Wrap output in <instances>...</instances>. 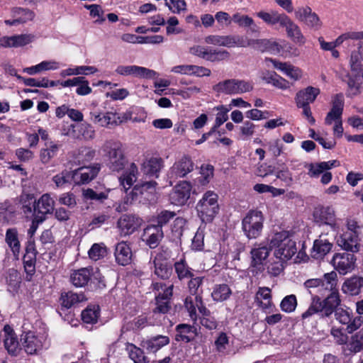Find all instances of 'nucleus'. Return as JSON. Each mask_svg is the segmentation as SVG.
I'll return each mask as SVG.
<instances>
[{"instance_id": "e2e57ef3", "label": "nucleus", "mask_w": 363, "mask_h": 363, "mask_svg": "<svg viewBox=\"0 0 363 363\" xmlns=\"http://www.w3.org/2000/svg\"><path fill=\"white\" fill-rule=\"evenodd\" d=\"M276 177L277 179L284 182L287 186H290L293 182L292 174L284 164H282L280 167H277Z\"/></svg>"}, {"instance_id": "4d7b16f0", "label": "nucleus", "mask_w": 363, "mask_h": 363, "mask_svg": "<svg viewBox=\"0 0 363 363\" xmlns=\"http://www.w3.org/2000/svg\"><path fill=\"white\" fill-rule=\"evenodd\" d=\"M72 180H73L72 172L67 170L62 171L52 177V181L58 188L64 187L66 184H70Z\"/></svg>"}, {"instance_id": "ddd939ff", "label": "nucleus", "mask_w": 363, "mask_h": 363, "mask_svg": "<svg viewBox=\"0 0 363 363\" xmlns=\"http://www.w3.org/2000/svg\"><path fill=\"white\" fill-rule=\"evenodd\" d=\"M194 169V163L188 156H183L177 160L168 172V177L171 180L184 177Z\"/></svg>"}, {"instance_id": "6e6d98bb", "label": "nucleus", "mask_w": 363, "mask_h": 363, "mask_svg": "<svg viewBox=\"0 0 363 363\" xmlns=\"http://www.w3.org/2000/svg\"><path fill=\"white\" fill-rule=\"evenodd\" d=\"M297 306L296 296L294 294L285 296L280 303L281 310L285 313L294 312Z\"/></svg>"}, {"instance_id": "dca6fc26", "label": "nucleus", "mask_w": 363, "mask_h": 363, "mask_svg": "<svg viewBox=\"0 0 363 363\" xmlns=\"http://www.w3.org/2000/svg\"><path fill=\"white\" fill-rule=\"evenodd\" d=\"M294 14L296 19L314 30H319L322 26V22L318 16L308 6L298 8Z\"/></svg>"}, {"instance_id": "5fc2aeb1", "label": "nucleus", "mask_w": 363, "mask_h": 363, "mask_svg": "<svg viewBox=\"0 0 363 363\" xmlns=\"http://www.w3.org/2000/svg\"><path fill=\"white\" fill-rule=\"evenodd\" d=\"M286 262L284 260H281L280 259H275L274 257H272L268 262L267 269L269 274L272 276L277 277L279 275L284 268V264Z\"/></svg>"}, {"instance_id": "c9c22d12", "label": "nucleus", "mask_w": 363, "mask_h": 363, "mask_svg": "<svg viewBox=\"0 0 363 363\" xmlns=\"http://www.w3.org/2000/svg\"><path fill=\"white\" fill-rule=\"evenodd\" d=\"M177 334L176 339L178 341L189 342L196 336V329L187 324H180L177 326Z\"/></svg>"}, {"instance_id": "864d4df0", "label": "nucleus", "mask_w": 363, "mask_h": 363, "mask_svg": "<svg viewBox=\"0 0 363 363\" xmlns=\"http://www.w3.org/2000/svg\"><path fill=\"white\" fill-rule=\"evenodd\" d=\"M11 16L16 20H21V23H25L34 18V13L33 11L22 8H13L11 9Z\"/></svg>"}, {"instance_id": "5701e85b", "label": "nucleus", "mask_w": 363, "mask_h": 363, "mask_svg": "<svg viewBox=\"0 0 363 363\" xmlns=\"http://www.w3.org/2000/svg\"><path fill=\"white\" fill-rule=\"evenodd\" d=\"M99 169V165L80 167L72 172L73 181L76 184L88 183L97 175Z\"/></svg>"}, {"instance_id": "2eb2a0df", "label": "nucleus", "mask_w": 363, "mask_h": 363, "mask_svg": "<svg viewBox=\"0 0 363 363\" xmlns=\"http://www.w3.org/2000/svg\"><path fill=\"white\" fill-rule=\"evenodd\" d=\"M356 258L347 252L336 253L333 255L331 264L340 274H345L354 268Z\"/></svg>"}, {"instance_id": "9b49d317", "label": "nucleus", "mask_w": 363, "mask_h": 363, "mask_svg": "<svg viewBox=\"0 0 363 363\" xmlns=\"http://www.w3.org/2000/svg\"><path fill=\"white\" fill-rule=\"evenodd\" d=\"M314 221L319 225H325L332 230L337 228L336 217L334 209L330 206H317L313 213Z\"/></svg>"}, {"instance_id": "7c9ffc66", "label": "nucleus", "mask_w": 363, "mask_h": 363, "mask_svg": "<svg viewBox=\"0 0 363 363\" xmlns=\"http://www.w3.org/2000/svg\"><path fill=\"white\" fill-rule=\"evenodd\" d=\"M163 167V160L160 157H152L145 160L142 164V171L145 174L158 177V173Z\"/></svg>"}, {"instance_id": "6ab92c4d", "label": "nucleus", "mask_w": 363, "mask_h": 363, "mask_svg": "<svg viewBox=\"0 0 363 363\" xmlns=\"http://www.w3.org/2000/svg\"><path fill=\"white\" fill-rule=\"evenodd\" d=\"M141 222L142 220L134 215H123L117 223L121 235L133 234L140 226Z\"/></svg>"}, {"instance_id": "a211bd4d", "label": "nucleus", "mask_w": 363, "mask_h": 363, "mask_svg": "<svg viewBox=\"0 0 363 363\" xmlns=\"http://www.w3.org/2000/svg\"><path fill=\"white\" fill-rule=\"evenodd\" d=\"M21 342L25 352L29 354H37L43 348V337L33 331H28L21 335Z\"/></svg>"}, {"instance_id": "39448f33", "label": "nucleus", "mask_w": 363, "mask_h": 363, "mask_svg": "<svg viewBox=\"0 0 363 363\" xmlns=\"http://www.w3.org/2000/svg\"><path fill=\"white\" fill-rule=\"evenodd\" d=\"M264 218L262 213L257 210L250 211L242 218V230L248 239L259 238L264 228Z\"/></svg>"}, {"instance_id": "aec40b11", "label": "nucleus", "mask_w": 363, "mask_h": 363, "mask_svg": "<svg viewBox=\"0 0 363 363\" xmlns=\"http://www.w3.org/2000/svg\"><path fill=\"white\" fill-rule=\"evenodd\" d=\"M35 38L33 34L21 33L11 36H4L0 39V43L4 48H19L31 43Z\"/></svg>"}, {"instance_id": "13d9d810", "label": "nucleus", "mask_w": 363, "mask_h": 363, "mask_svg": "<svg viewBox=\"0 0 363 363\" xmlns=\"http://www.w3.org/2000/svg\"><path fill=\"white\" fill-rule=\"evenodd\" d=\"M213 111H217L216 114L215 123H216V126H220L225 122H226L228 119V112L230 111V107L228 106L219 105L215 106L213 108Z\"/></svg>"}, {"instance_id": "2f4dec72", "label": "nucleus", "mask_w": 363, "mask_h": 363, "mask_svg": "<svg viewBox=\"0 0 363 363\" xmlns=\"http://www.w3.org/2000/svg\"><path fill=\"white\" fill-rule=\"evenodd\" d=\"M332 248V243L320 235L319 239L314 241L311 255L315 259L323 258Z\"/></svg>"}, {"instance_id": "f03ea898", "label": "nucleus", "mask_w": 363, "mask_h": 363, "mask_svg": "<svg viewBox=\"0 0 363 363\" xmlns=\"http://www.w3.org/2000/svg\"><path fill=\"white\" fill-rule=\"evenodd\" d=\"M271 250H274L275 259L289 261L297 252L296 242L287 231H281L272 235L268 239Z\"/></svg>"}, {"instance_id": "4468645a", "label": "nucleus", "mask_w": 363, "mask_h": 363, "mask_svg": "<svg viewBox=\"0 0 363 363\" xmlns=\"http://www.w3.org/2000/svg\"><path fill=\"white\" fill-rule=\"evenodd\" d=\"M116 72L122 76L145 79H152L157 76V72L154 70L137 65H119L116 67Z\"/></svg>"}, {"instance_id": "0eeeda50", "label": "nucleus", "mask_w": 363, "mask_h": 363, "mask_svg": "<svg viewBox=\"0 0 363 363\" xmlns=\"http://www.w3.org/2000/svg\"><path fill=\"white\" fill-rule=\"evenodd\" d=\"M332 104V108L327 114L325 122L327 125H330L333 122H335V125L333 127L334 135L337 138H341L343 133V127L341 118L344 106L342 94H337L333 98Z\"/></svg>"}, {"instance_id": "680f3d73", "label": "nucleus", "mask_w": 363, "mask_h": 363, "mask_svg": "<svg viewBox=\"0 0 363 363\" xmlns=\"http://www.w3.org/2000/svg\"><path fill=\"white\" fill-rule=\"evenodd\" d=\"M203 312L201 313L203 317L200 319L201 325L208 330H215L218 327V323L214 317L211 316L210 311L206 308H203Z\"/></svg>"}, {"instance_id": "cd10ccee", "label": "nucleus", "mask_w": 363, "mask_h": 363, "mask_svg": "<svg viewBox=\"0 0 363 363\" xmlns=\"http://www.w3.org/2000/svg\"><path fill=\"white\" fill-rule=\"evenodd\" d=\"M340 298L338 291H333L330 294L322 301L323 306V317H329L337 309V306L340 304Z\"/></svg>"}, {"instance_id": "3c124183", "label": "nucleus", "mask_w": 363, "mask_h": 363, "mask_svg": "<svg viewBox=\"0 0 363 363\" xmlns=\"http://www.w3.org/2000/svg\"><path fill=\"white\" fill-rule=\"evenodd\" d=\"M321 291L323 289L333 292V291H338L336 288L337 279V274L335 272L325 274L323 279H321Z\"/></svg>"}, {"instance_id": "a18cd8bd", "label": "nucleus", "mask_w": 363, "mask_h": 363, "mask_svg": "<svg viewBox=\"0 0 363 363\" xmlns=\"http://www.w3.org/2000/svg\"><path fill=\"white\" fill-rule=\"evenodd\" d=\"M6 242L11 248L15 257L20 252L21 245L18 239L17 231L15 229H9L6 233Z\"/></svg>"}, {"instance_id": "c85d7f7f", "label": "nucleus", "mask_w": 363, "mask_h": 363, "mask_svg": "<svg viewBox=\"0 0 363 363\" xmlns=\"http://www.w3.org/2000/svg\"><path fill=\"white\" fill-rule=\"evenodd\" d=\"M93 270L91 267H84L74 271L70 275L71 282L77 287L86 286L94 275Z\"/></svg>"}, {"instance_id": "4be33fe9", "label": "nucleus", "mask_w": 363, "mask_h": 363, "mask_svg": "<svg viewBox=\"0 0 363 363\" xmlns=\"http://www.w3.org/2000/svg\"><path fill=\"white\" fill-rule=\"evenodd\" d=\"M191 186L189 182H184L175 186L170 194L171 202L177 206L186 203L190 197Z\"/></svg>"}, {"instance_id": "423d86ee", "label": "nucleus", "mask_w": 363, "mask_h": 363, "mask_svg": "<svg viewBox=\"0 0 363 363\" xmlns=\"http://www.w3.org/2000/svg\"><path fill=\"white\" fill-rule=\"evenodd\" d=\"M253 87V84L251 82L229 79L214 85L213 90L218 94L235 95L250 92Z\"/></svg>"}, {"instance_id": "f704fd0d", "label": "nucleus", "mask_w": 363, "mask_h": 363, "mask_svg": "<svg viewBox=\"0 0 363 363\" xmlns=\"http://www.w3.org/2000/svg\"><path fill=\"white\" fill-rule=\"evenodd\" d=\"M109 190L104 186H96L83 190V196L87 200L103 201L108 198Z\"/></svg>"}, {"instance_id": "052dcab7", "label": "nucleus", "mask_w": 363, "mask_h": 363, "mask_svg": "<svg viewBox=\"0 0 363 363\" xmlns=\"http://www.w3.org/2000/svg\"><path fill=\"white\" fill-rule=\"evenodd\" d=\"M330 335L333 337L334 342L337 345H345L348 341V336L342 328L333 326L330 329Z\"/></svg>"}, {"instance_id": "de8ad7c7", "label": "nucleus", "mask_w": 363, "mask_h": 363, "mask_svg": "<svg viewBox=\"0 0 363 363\" xmlns=\"http://www.w3.org/2000/svg\"><path fill=\"white\" fill-rule=\"evenodd\" d=\"M169 342V337L164 335H158L146 341V349L151 352H155L163 346L167 345Z\"/></svg>"}, {"instance_id": "20e7f679", "label": "nucleus", "mask_w": 363, "mask_h": 363, "mask_svg": "<svg viewBox=\"0 0 363 363\" xmlns=\"http://www.w3.org/2000/svg\"><path fill=\"white\" fill-rule=\"evenodd\" d=\"M102 150L111 171L120 172L124 169L127 160L121 143L116 140L106 141L102 147Z\"/></svg>"}, {"instance_id": "58836bf2", "label": "nucleus", "mask_w": 363, "mask_h": 363, "mask_svg": "<svg viewBox=\"0 0 363 363\" xmlns=\"http://www.w3.org/2000/svg\"><path fill=\"white\" fill-rule=\"evenodd\" d=\"M86 300L83 294H77L72 291L63 292L60 296L61 305L67 308H69L76 303Z\"/></svg>"}, {"instance_id": "774afa93", "label": "nucleus", "mask_w": 363, "mask_h": 363, "mask_svg": "<svg viewBox=\"0 0 363 363\" xmlns=\"http://www.w3.org/2000/svg\"><path fill=\"white\" fill-rule=\"evenodd\" d=\"M169 9L174 13H179L186 10V4L184 0H169L166 2Z\"/></svg>"}, {"instance_id": "0e129e2a", "label": "nucleus", "mask_w": 363, "mask_h": 363, "mask_svg": "<svg viewBox=\"0 0 363 363\" xmlns=\"http://www.w3.org/2000/svg\"><path fill=\"white\" fill-rule=\"evenodd\" d=\"M106 255V247L104 243H95L89 250V256L91 259L98 260Z\"/></svg>"}, {"instance_id": "c03bdc74", "label": "nucleus", "mask_w": 363, "mask_h": 363, "mask_svg": "<svg viewBox=\"0 0 363 363\" xmlns=\"http://www.w3.org/2000/svg\"><path fill=\"white\" fill-rule=\"evenodd\" d=\"M98 69L94 66H77L74 68L63 69L60 72L62 77L71 75L94 74Z\"/></svg>"}, {"instance_id": "b1692460", "label": "nucleus", "mask_w": 363, "mask_h": 363, "mask_svg": "<svg viewBox=\"0 0 363 363\" xmlns=\"http://www.w3.org/2000/svg\"><path fill=\"white\" fill-rule=\"evenodd\" d=\"M257 304L267 313L273 312L275 306L272 301L271 289L268 287H259L255 296Z\"/></svg>"}, {"instance_id": "ea45409f", "label": "nucleus", "mask_w": 363, "mask_h": 363, "mask_svg": "<svg viewBox=\"0 0 363 363\" xmlns=\"http://www.w3.org/2000/svg\"><path fill=\"white\" fill-rule=\"evenodd\" d=\"M138 172V169L136 164L131 163L127 172L119 178L121 185L125 190L130 189L136 181Z\"/></svg>"}, {"instance_id": "6e6552de", "label": "nucleus", "mask_w": 363, "mask_h": 363, "mask_svg": "<svg viewBox=\"0 0 363 363\" xmlns=\"http://www.w3.org/2000/svg\"><path fill=\"white\" fill-rule=\"evenodd\" d=\"M152 289L157 294L155 296L156 307L153 310L154 313H167L170 309V298L172 296L173 285L166 286L160 282L152 284Z\"/></svg>"}, {"instance_id": "9d476101", "label": "nucleus", "mask_w": 363, "mask_h": 363, "mask_svg": "<svg viewBox=\"0 0 363 363\" xmlns=\"http://www.w3.org/2000/svg\"><path fill=\"white\" fill-rule=\"evenodd\" d=\"M55 200L49 194H44L33 202L34 216L40 221H44L48 214H52L55 209Z\"/></svg>"}, {"instance_id": "f257e3e1", "label": "nucleus", "mask_w": 363, "mask_h": 363, "mask_svg": "<svg viewBox=\"0 0 363 363\" xmlns=\"http://www.w3.org/2000/svg\"><path fill=\"white\" fill-rule=\"evenodd\" d=\"M256 16L267 26L278 25L281 28H284L287 36L296 44L300 46L306 44V38L302 33L300 27L284 13L274 9L262 10L257 12Z\"/></svg>"}, {"instance_id": "a878e982", "label": "nucleus", "mask_w": 363, "mask_h": 363, "mask_svg": "<svg viewBox=\"0 0 363 363\" xmlns=\"http://www.w3.org/2000/svg\"><path fill=\"white\" fill-rule=\"evenodd\" d=\"M319 94L320 89L313 86H308L304 89L300 90L296 93L295 97L296 106L309 105L315 100Z\"/></svg>"}, {"instance_id": "f8f14e48", "label": "nucleus", "mask_w": 363, "mask_h": 363, "mask_svg": "<svg viewBox=\"0 0 363 363\" xmlns=\"http://www.w3.org/2000/svg\"><path fill=\"white\" fill-rule=\"evenodd\" d=\"M337 244L347 251L356 252L359 250V236L354 223L348 225V230L340 237Z\"/></svg>"}, {"instance_id": "37998d69", "label": "nucleus", "mask_w": 363, "mask_h": 363, "mask_svg": "<svg viewBox=\"0 0 363 363\" xmlns=\"http://www.w3.org/2000/svg\"><path fill=\"white\" fill-rule=\"evenodd\" d=\"M175 272L179 280L191 278L193 277L192 269L189 267L185 259L182 258L174 264Z\"/></svg>"}, {"instance_id": "8fccbe9b", "label": "nucleus", "mask_w": 363, "mask_h": 363, "mask_svg": "<svg viewBox=\"0 0 363 363\" xmlns=\"http://www.w3.org/2000/svg\"><path fill=\"white\" fill-rule=\"evenodd\" d=\"M99 317V306H88L82 313V320L89 324H94L97 322Z\"/></svg>"}, {"instance_id": "4c0bfd02", "label": "nucleus", "mask_w": 363, "mask_h": 363, "mask_svg": "<svg viewBox=\"0 0 363 363\" xmlns=\"http://www.w3.org/2000/svg\"><path fill=\"white\" fill-rule=\"evenodd\" d=\"M252 45L255 49L261 52H269L271 53L279 52L280 50L279 44L273 40L268 39L252 40Z\"/></svg>"}, {"instance_id": "412c9836", "label": "nucleus", "mask_w": 363, "mask_h": 363, "mask_svg": "<svg viewBox=\"0 0 363 363\" xmlns=\"http://www.w3.org/2000/svg\"><path fill=\"white\" fill-rule=\"evenodd\" d=\"M264 62L267 66L272 63L274 68L282 72L288 77L294 81L300 79L302 77V72L298 68L288 62H281L272 58H265Z\"/></svg>"}, {"instance_id": "e433bc0d", "label": "nucleus", "mask_w": 363, "mask_h": 363, "mask_svg": "<svg viewBox=\"0 0 363 363\" xmlns=\"http://www.w3.org/2000/svg\"><path fill=\"white\" fill-rule=\"evenodd\" d=\"M270 247H267L262 243L255 245L251 250L252 262L255 265L262 264V262L268 257Z\"/></svg>"}, {"instance_id": "1a4fd4ad", "label": "nucleus", "mask_w": 363, "mask_h": 363, "mask_svg": "<svg viewBox=\"0 0 363 363\" xmlns=\"http://www.w3.org/2000/svg\"><path fill=\"white\" fill-rule=\"evenodd\" d=\"M334 313L335 319L340 324L347 325L348 333H352L363 325V317L358 315L354 318L352 310L348 308H338Z\"/></svg>"}, {"instance_id": "393cba45", "label": "nucleus", "mask_w": 363, "mask_h": 363, "mask_svg": "<svg viewBox=\"0 0 363 363\" xmlns=\"http://www.w3.org/2000/svg\"><path fill=\"white\" fill-rule=\"evenodd\" d=\"M4 346L8 352L12 355H16L20 351V345L13 328L6 325L4 328Z\"/></svg>"}, {"instance_id": "72a5a7b5", "label": "nucleus", "mask_w": 363, "mask_h": 363, "mask_svg": "<svg viewBox=\"0 0 363 363\" xmlns=\"http://www.w3.org/2000/svg\"><path fill=\"white\" fill-rule=\"evenodd\" d=\"M145 235L147 237L146 244L150 248H155L163 238V232L160 227L151 225L145 230Z\"/></svg>"}, {"instance_id": "a19ab883", "label": "nucleus", "mask_w": 363, "mask_h": 363, "mask_svg": "<svg viewBox=\"0 0 363 363\" xmlns=\"http://www.w3.org/2000/svg\"><path fill=\"white\" fill-rule=\"evenodd\" d=\"M45 146L40 150V158L43 164H48L52 158L56 156L59 150V145L52 141H48L45 143Z\"/></svg>"}, {"instance_id": "c756f323", "label": "nucleus", "mask_w": 363, "mask_h": 363, "mask_svg": "<svg viewBox=\"0 0 363 363\" xmlns=\"http://www.w3.org/2000/svg\"><path fill=\"white\" fill-rule=\"evenodd\" d=\"M116 261L122 266H126L131 262L132 251L125 242H118L116 245L114 252Z\"/></svg>"}, {"instance_id": "603ef678", "label": "nucleus", "mask_w": 363, "mask_h": 363, "mask_svg": "<svg viewBox=\"0 0 363 363\" xmlns=\"http://www.w3.org/2000/svg\"><path fill=\"white\" fill-rule=\"evenodd\" d=\"M348 348L354 353L359 352L363 349V328L352 335Z\"/></svg>"}, {"instance_id": "09e8293b", "label": "nucleus", "mask_w": 363, "mask_h": 363, "mask_svg": "<svg viewBox=\"0 0 363 363\" xmlns=\"http://www.w3.org/2000/svg\"><path fill=\"white\" fill-rule=\"evenodd\" d=\"M126 351L130 358L134 363H147V357L144 355L143 351L131 343H127Z\"/></svg>"}, {"instance_id": "bb28decb", "label": "nucleus", "mask_w": 363, "mask_h": 363, "mask_svg": "<svg viewBox=\"0 0 363 363\" xmlns=\"http://www.w3.org/2000/svg\"><path fill=\"white\" fill-rule=\"evenodd\" d=\"M340 162L337 160H330L317 163H310L306 167L308 168V174L311 178H317L323 174L325 171L333 167H338Z\"/></svg>"}, {"instance_id": "49530a36", "label": "nucleus", "mask_w": 363, "mask_h": 363, "mask_svg": "<svg viewBox=\"0 0 363 363\" xmlns=\"http://www.w3.org/2000/svg\"><path fill=\"white\" fill-rule=\"evenodd\" d=\"M231 294V289L227 284H218L215 286L211 296L214 301L221 302L227 300Z\"/></svg>"}, {"instance_id": "473e14b6", "label": "nucleus", "mask_w": 363, "mask_h": 363, "mask_svg": "<svg viewBox=\"0 0 363 363\" xmlns=\"http://www.w3.org/2000/svg\"><path fill=\"white\" fill-rule=\"evenodd\" d=\"M363 287V278L360 277H352L347 279L342 284V290L345 294L355 296L360 293Z\"/></svg>"}, {"instance_id": "f3484780", "label": "nucleus", "mask_w": 363, "mask_h": 363, "mask_svg": "<svg viewBox=\"0 0 363 363\" xmlns=\"http://www.w3.org/2000/svg\"><path fill=\"white\" fill-rule=\"evenodd\" d=\"M169 253L167 251L159 252L155 256L154 263V274L162 279H169L172 274V266L168 262Z\"/></svg>"}, {"instance_id": "69168bd1", "label": "nucleus", "mask_w": 363, "mask_h": 363, "mask_svg": "<svg viewBox=\"0 0 363 363\" xmlns=\"http://www.w3.org/2000/svg\"><path fill=\"white\" fill-rule=\"evenodd\" d=\"M240 138L242 140H247L252 137L255 133V125L252 122L247 121L240 126Z\"/></svg>"}, {"instance_id": "338daca9", "label": "nucleus", "mask_w": 363, "mask_h": 363, "mask_svg": "<svg viewBox=\"0 0 363 363\" xmlns=\"http://www.w3.org/2000/svg\"><path fill=\"white\" fill-rule=\"evenodd\" d=\"M145 118L146 114L143 111L140 113V119H137L136 117H133V113L131 111H126L125 113L120 116L117 115L118 124L127 121H132L133 122L141 123L145 121Z\"/></svg>"}, {"instance_id": "79ce46f5", "label": "nucleus", "mask_w": 363, "mask_h": 363, "mask_svg": "<svg viewBox=\"0 0 363 363\" xmlns=\"http://www.w3.org/2000/svg\"><path fill=\"white\" fill-rule=\"evenodd\" d=\"M157 185V184L155 181L146 182L141 184H138L134 187L132 194L133 196L145 195L147 199H148V196L153 195L155 193Z\"/></svg>"}, {"instance_id": "7ed1b4c3", "label": "nucleus", "mask_w": 363, "mask_h": 363, "mask_svg": "<svg viewBox=\"0 0 363 363\" xmlns=\"http://www.w3.org/2000/svg\"><path fill=\"white\" fill-rule=\"evenodd\" d=\"M196 210L202 223H211L219 212L218 194L213 191L205 192L197 202Z\"/></svg>"}, {"instance_id": "bf43d9fd", "label": "nucleus", "mask_w": 363, "mask_h": 363, "mask_svg": "<svg viewBox=\"0 0 363 363\" xmlns=\"http://www.w3.org/2000/svg\"><path fill=\"white\" fill-rule=\"evenodd\" d=\"M319 312L323 313V306L320 298L315 296L312 298V301L308 308L302 314V318H308Z\"/></svg>"}]
</instances>
